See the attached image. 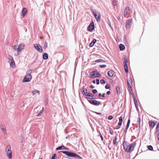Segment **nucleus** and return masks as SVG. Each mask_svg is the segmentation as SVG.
I'll use <instances>...</instances> for the list:
<instances>
[{
  "label": "nucleus",
  "instance_id": "nucleus-14",
  "mask_svg": "<svg viewBox=\"0 0 159 159\" xmlns=\"http://www.w3.org/2000/svg\"><path fill=\"white\" fill-rule=\"evenodd\" d=\"M148 124L149 126L152 128H153L156 125V123L155 122L151 121H149Z\"/></svg>",
  "mask_w": 159,
  "mask_h": 159
},
{
  "label": "nucleus",
  "instance_id": "nucleus-50",
  "mask_svg": "<svg viewBox=\"0 0 159 159\" xmlns=\"http://www.w3.org/2000/svg\"><path fill=\"white\" fill-rule=\"evenodd\" d=\"M92 92L93 93V94H95L96 93H97V91L96 89H93V90H92Z\"/></svg>",
  "mask_w": 159,
  "mask_h": 159
},
{
  "label": "nucleus",
  "instance_id": "nucleus-17",
  "mask_svg": "<svg viewBox=\"0 0 159 159\" xmlns=\"http://www.w3.org/2000/svg\"><path fill=\"white\" fill-rule=\"evenodd\" d=\"M97 42V40L95 39H94L90 43L89 46L90 47H92L94 45V44Z\"/></svg>",
  "mask_w": 159,
  "mask_h": 159
},
{
  "label": "nucleus",
  "instance_id": "nucleus-46",
  "mask_svg": "<svg viewBox=\"0 0 159 159\" xmlns=\"http://www.w3.org/2000/svg\"><path fill=\"white\" fill-rule=\"evenodd\" d=\"M107 66L106 65H99V67L101 68H104Z\"/></svg>",
  "mask_w": 159,
  "mask_h": 159
},
{
  "label": "nucleus",
  "instance_id": "nucleus-23",
  "mask_svg": "<svg viewBox=\"0 0 159 159\" xmlns=\"http://www.w3.org/2000/svg\"><path fill=\"white\" fill-rule=\"evenodd\" d=\"M0 127L1 129L2 130L3 132H5L6 131V128L5 126L2 125H0Z\"/></svg>",
  "mask_w": 159,
  "mask_h": 159
},
{
  "label": "nucleus",
  "instance_id": "nucleus-62",
  "mask_svg": "<svg viewBox=\"0 0 159 159\" xmlns=\"http://www.w3.org/2000/svg\"><path fill=\"white\" fill-rule=\"evenodd\" d=\"M110 93V91H108L107 92V94H109Z\"/></svg>",
  "mask_w": 159,
  "mask_h": 159
},
{
  "label": "nucleus",
  "instance_id": "nucleus-5",
  "mask_svg": "<svg viewBox=\"0 0 159 159\" xmlns=\"http://www.w3.org/2000/svg\"><path fill=\"white\" fill-rule=\"evenodd\" d=\"M31 79L32 76L31 75H26L24 78L22 82H28L30 81Z\"/></svg>",
  "mask_w": 159,
  "mask_h": 159
},
{
  "label": "nucleus",
  "instance_id": "nucleus-2",
  "mask_svg": "<svg viewBox=\"0 0 159 159\" xmlns=\"http://www.w3.org/2000/svg\"><path fill=\"white\" fill-rule=\"evenodd\" d=\"M6 154L8 157L11 159L12 157V152L11 148L10 145H8L7 146L5 149Z\"/></svg>",
  "mask_w": 159,
  "mask_h": 159
},
{
  "label": "nucleus",
  "instance_id": "nucleus-20",
  "mask_svg": "<svg viewBox=\"0 0 159 159\" xmlns=\"http://www.w3.org/2000/svg\"><path fill=\"white\" fill-rule=\"evenodd\" d=\"M130 123V120L129 119H128V120L127 123V125H126V127L125 128V133H126L127 130L128 128L129 127Z\"/></svg>",
  "mask_w": 159,
  "mask_h": 159
},
{
  "label": "nucleus",
  "instance_id": "nucleus-29",
  "mask_svg": "<svg viewBox=\"0 0 159 159\" xmlns=\"http://www.w3.org/2000/svg\"><path fill=\"white\" fill-rule=\"evenodd\" d=\"M124 61H123L124 64H127L128 62V60L126 56H125L123 58Z\"/></svg>",
  "mask_w": 159,
  "mask_h": 159
},
{
  "label": "nucleus",
  "instance_id": "nucleus-26",
  "mask_svg": "<svg viewBox=\"0 0 159 159\" xmlns=\"http://www.w3.org/2000/svg\"><path fill=\"white\" fill-rule=\"evenodd\" d=\"M124 67L125 72L126 73H127L128 72V67L127 65V64H124Z\"/></svg>",
  "mask_w": 159,
  "mask_h": 159
},
{
  "label": "nucleus",
  "instance_id": "nucleus-3",
  "mask_svg": "<svg viewBox=\"0 0 159 159\" xmlns=\"http://www.w3.org/2000/svg\"><path fill=\"white\" fill-rule=\"evenodd\" d=\"M88 101L91 104L96 106H98L101 103V102L96 100H89Z\"/></svg>",
  "mask_w": 159,
  "mask_h": 159
},
{
  "label": "nucleus",
  "instance_id": "nucleus-32",
  "mask_svg": "<svg viewBox=\"0 0 159 159\" xmlns=\"http://www.w3.org/2000/svg\"><path fill=\"white\" fill-rule=\"evenodd\" d=\"M44 110V107H43L42 109L39 112V113L37 115V116H39L41 114H42L43 112V111Z\"/></svg>",
  "mask_w": 159,
  "mask_h": 159
},
{
  "label": "nucleus",
  "instance_id": "nucleus-41",
  "mask_svg": "<svg viewBox=\"0 0 159 159\" xmlns=\"http://www.w3.org/2000/svg\"><path fill=\"white\" fill-rule=\"evenodd\" d=\"M8 56L9 61H11L14 60L13 57L9 55Z\"/></svg>",
  "mask_w": 159,
  "mask_h": 159
},
{
  "label": "nucleus",
  "instance_id": "nucleus-6",
  "mask_svg": "<svg viewBox=\"0 0 159 159\" xmlns=\"http://www.w3.org/2000/svg\"><path fill=\"white\" fill-rule=\"evenodd\" d=\"M34 47L40 53L42 52L43 49L42 47L38 44H34Z\"/></svg>",
  "mask_w": 159,
  "mask_h": 159
},
{
  "label": "nucleus",
  "instance_id": "nucleus-56",
  "mask_svg": "<svg viewBox=\"0 0 159 159\" xmlns=\"http://www.w3.org/2000/svg\"><path fill=\"white\" fill-rule=\"evenodd\" d=\"M120 128V126H118V125H117V126H116L115 127V129H119Z\"/></svg>",
  "mask_w": 159,
  "mask_h": 159
},
{
  "label": "nucleus",
  "instance_id": "nucleus-4",
  "mask_svg": "<svg viewBox=\"0 0 159 159\" xmlns=\"http://www.w3.org/2000/svg\"><path fill=\"white\" fill-rule=\"evenodd\" d=\"M62 152L68 157H73L74 153L68 151H61L59 152V153Z\"/></svg>",
  "mask_w": 159,
  "mask_h": 159
},
{
  "label": "nucleus",
  "instance_id": "nucleus-1",
  "mask_svg": "<svg viewBox=\"0 0 159 159\" xmlns=\"http://www.w3.org/2000/svg\"><path fill=\"white\" fill-rule=\"evenodd\" d=\"M136 143L134 142L131 144H130L128 142L125 141L123 143V149L125 151L127 152H130L134 150Z\"/></svg>",
  "mask_w": 159,
  "mask_h": 159
},
{
  "label": "nucleus",
  "instance_id": "nucleus-16",
  "mask_svg": "<svg viewBox=\"0 0 159 159\" xmlns=\"http://www.w3.org/2000/svg\"><path fill=\"white\" fill-rule=\"evenodd\" d=\"M141 122V119L140 117H139V118L138 119L137 123L136 124L137 127L139 128L140 126V123Z\"/></svg>",
  "mask_w": 159,
  "mask_h": 159
},
{
  "label": "nucleus",
  "instance_id": "nucleus-15",
  "mask_svg": "<svg viewBox=\"0 0 159 159\" xmlns=\"http://www.w3.org/2000/svg\"><path fill=\"white\" fill-rule=\"evenodd\" d=\"M18 47L20 52L24 49V45L22 43H20Z\"/></svg>",
  "mask_w": 159,
  "mask_h": 159
},
{
  "label": "nucleus",
  "instance_id": "nucleus-51",
  "mask_svg": "<svg viewBox=\"0 0 159 159\" xmlns=\"http://www.w3.org/2000/svg\"><path fill=\"white\" fill-rule=\"evenodd\" d=\"M86 94L83 95L84 96V97L86 99L89 98V97H88V96L87 95L88 94V93H87Z\"/></svg>",
  "mask_w": 159,
  "mask_h": 159
},
{
  "label": "nucleus",
  "instance_id": "nucleus-27",
  "mask_svg": "<svg viewBox=\"0 0 159 159\" xmlns=\"http://www.w3.org/2000/svg\"><path fill=\"white\" fill-rule=\"evenodd\" d=\"M117 139V136H115L114 137V138L113 139V143L114 145H116V146H117V143H116Z\"/></svg>",
  "mask_w": 159,
  "mask_h": 159
},
{
  "label": "nucleus",
  "instance_id": "nucleus-33",
  "mask_svg": "<svg viewBox=\"0 0 159 159\" xmlns=\"http://www.w3.org/2000/svg\"><path fill=\"white\" fill-rule=\"evenodd\" d=\"M64 148V145L59 146L56 148V150H63V148Z\"/></svg>",
  "mask_w": 159,
  "mask_h": 159
},
{
  "label": "nucleus",
  "instance_id": "nucleus-22",
  "mask_svg": "<svg viewBox=\"0 0 159 159\" xmlns=\"http://www.w3.org/2000/svg\"><path fill=\"white\" fill-rule=\"evenodd\" d=\"M120 49L121 51L123 50L125 48V46L122 44H120L119 46Z\"/></svg>",
  "mask_w": 159,
  "mask_h": 159
},
{
  "label": "nucleus",
  "instance_id": "nucleus-47",
  "mask_svg": "<svg viewBox=\"0 0 159 159\" xmlns=\"http://www.w3.org/2000/svg\"><path fill=\"white\" fill-rule=\"evenodd\" d=\"M127 84L128 88H129L132 87L130 85L128 80L127 81Z\"/></svg>",
  "mask_w": 159,
  "mask_h": 159
},
{
  "label": "nucleus",
  "instance_id": "nucleus-44",
  "mask_svg": "<svg viewBox=\"0 0 159 159\" xmlns=\"http://www.w3.org/2000/svg\"><path fill=\"white\" fill-rule=\"evenodd\" d=\"M93 13L94 14L95 17L96 19L97 17V15L96 14V11H93Z\"/></svg>",
  "mask_w": 159,
  "mask_h": 159
},
{
  "label": "nucleus",
  "instance_id": "nucleus-45",
  "mask_svg": "<svg viewBox=\"0 0 159 159\" xmlns=\"http://www.w3.org/2000/svg\"><path fill=\"white\" fill-rule=\"evenodd\" d=\"M112 3L114 6H116L117 4L115 0H113L112 2Z\"/></svg>",
  "mask_w": 159,
  "mask_h": 159
},
{
  "label": "nucleus",
  "instance_id": "nucleus-37",
  "mask_svg": "<svg viewBox=\"0 0 159 159\" xmlns=\"http://www.w3.org/2000/svg\"><path fill=\"white\" fill-rule=\"evenodd\" d=\"M95 62H104V61L102 59H98V60H96Z\"/></svg>",
  "mask_w": 159,
  "mask_h": 159
},
{
  "label": "nucleus",
  "instance_id": "nucleus-53",
  "mask_svg": "<svg viewBox=\"0 0 159 159\" xmlns=\"http://www.w3.org/2000/svg\"><path fill=\"white\" fill-rule=\"evenodd\" d=\"M96 81L97 84L98 85L100 84L99 80V79H96Z\"/></svg>",
  "mask_w": 159,
  "mask_h": 159
},
{
  "label": "nucleus",
  "instance_id": "nucleus-19",
  "mask_svg": "<svg viewBox=\"0 0 159 159\" xmlns=\"http://www.w3.org/2000/svg\"><path fill=\"white\" fill-rule=\"evenodd\" d=\"M8 61L10 63V66H11L12 68H14L15 66V63L14 60L11 61Z\"/></svg>",
  "mask_w": 159,
  "mask_h": 159
},
{
  "label": "nucleus",
  "instance_id": "nucleus-58",
  "mask_svg": "<svg viewBox=\"0 0 159 159\" xmlns=\"http://www.w3.org/2000/svg\"><path fill=\"white\" fill-rule=\"evenodd\" d=\"M129 92H132V87L129 88Z\"/></svg>",
  "mask_w": 159,
  "mask_h": 159
},
{
  "label": "nucleus",
  "instance_id": "nucleus-8",
  "mask_svg": "<svg viewBox=\"0 0 159 159\" xmlns=\"http://www.w3.org/2000/svg\"><path fill=\"white\" fill-rule=\"evenodd\" d=\"M132 20L128 19L126 21V28H129L132 24Z\"/></svg>",
  "mask_w": 159,
  "mask_h": 159
},
{
  "label": "nucleus",
  "instance_id": "nucleus-34",
  "mask_svg": "<svg viewBox=\"0 0 159 159\" xmlns=\"http://www.w3.org/2000/svg\"><path fill=\"white\" fill-rule=\"evenodd\" d=\"M96 20L98 22L100 21L101 20V16L100 14L98 15V16H97L96 19Z\"/></svg>",
  "mask_w": 159,
  "mask_h": 159
},
{
  "label": "nucleus",
  "instance_id": "nucleus-7",
  "mask_svg": "<svg viewBox=\"0 0 159 159\" xmlns=\"http://www.w3.org/2000/svg\"><path fill=\"white\" fill-rule=\"evenodd\" d=\"M94 28V25L93 22H91L88 27V29L89 31L93 30Z\"/></svg>",
  "mask_w": 159,
  "mask_h": 159
},
{
  "label": "nucleus",
  "instance_id": "nucleus-59",
  "mask_svg": "<svg viewBox=\"0 0 159 159\" xmlns=\"http://www.w3.org/2000/svg\"><path fill=\"white\" fill-rule=\"evenodd\" d=\"M94 112L95 113H96V114H98V115H101V113L97 112Z\"/></svg>",
  "mask_w": 159,
  "mask_h": 159
},
{
  "label": "nucleus",
  "instance_id": "nucleus-60",
  "mask_svg": "<svg viewBox=\"0 0 159 159\" xmlns=\"http://www.w3.org/2000/svg\"><path fill=\"white\" fill-rule=\"evenodd\" d=\"M106 95V94L105 93H103L102 94V96L103 97L105 98V95Z\"/></svg>",
  "mask_w": 159,
  "mask_h": 159
},
{
  "label": "nucleus",
  "instance_id": "nucleus-24",
  "mask_svg": "<svg viewBox=\"0 0 159 159\" xmlns=\"http://www.w3.org/2000/svg\"><path fill=\"white\" fill-rule=\"evenodd\" d=\"M130 9L129 7H125V11L124 12V15L125 14H127L128 13V11H130Z\"/></svg>",
  "mask_w": 159,
  "mask_h": 159
},
{
  "label": "nucleus",
  "instance_id": "nucleus-12",
  "mask_svg": "<svg viewBox=\"0 0 159 159\" xmlns=\"http://www.w3.org/2000/svg\"><path fill=\"white\" fill-rule=\"evenodd\" d=\"M87 92V89H86L84 88V86H83V88L81 89V92L82 93L83 95L86 94V93H88Z\"/></svg>",
  "mask_w": 159,
  "mask_h": 159
},
{
  "label": "nucleus",
  "instance_id": "nucleus-55",
  "mask_svg": "<svg viewBox=\"0 0 159 159\" xmlns=\"http://www.w3.org/2000/svg\"><path fill=\"white\" fill-rule=\"evenodd\" d=\"M100 136L101 138V140L103 141V138L102 136L101 133L99 132Z\"/></svg>",
  "mask_w": 159,
  "mask_h": 159
},
{
  "label": "nucleus",
  "instance_id": "nucleus-39",
  "mask_svg": "<svg viewBox=\"0 0 159 159\" xmlns=\"http://www.w3.org/2000/svg\"><path fill=\"white\" fill-rule=\"evenodd\" d=\"M32 72V70H27L26 72L27 75H31L30 74Z\"/></svg>",
  "mask_w": 159,
  "mask_h": 159
},
{
  "label": "nucleus",
  "instance_id": "nucleus-36",
  "mask_svg": "<svg viewBox=\"0 0 159 159\" xmlns=\"http://www.w3.org/2000/svg\"><path fill=\"white\" fill-rule=\"evenodd\" d=\"M47 46H48L47 43L46 42H45L44 43V46L43 47V48L45 49H46L47 47Z\"/></svg>",
  "mask_w": 159,
  "mask_h": 159
},
{
  "label": "nucleus",
  "instance_id": "nucleus-48",
  "mask_svg": "<svg viewBox=\"0 0 159 159\" xmlns=\"http://www.w3.org/2000/svg\"><path fill=\"white\" fill-rule=\"evenodd\" d=\"M56 157V154H53L52 157L51 158L52 159H55V157Z\"/></svg>",
  "mask_w": 159,
  "mask_h": 159
},
{
  "label": "nucleus",
  "instance_id": "nucleus-9",
  "mask_svg": "<svg viewBox=\"0 0 159 159\" xmlns=\"http://www.w3.org/2000/svg\"><path fill=\"white\" fill-rule=\"evenodd\" d=\"M89 77L90 78H93L95 77H96V71H93L91 72L89 75Z\"/></svg>",
  "mask_w": 159,
  "mask_h": 159
},
{
  "label": "nucleus",
  "instance_id": "nucleus-52",
  "mask_svg": "<svg viewBox=\"0 0 159 159\" xmlns=\"http://www.w3.org/2000/svg\"><path fill=\"white\" fill-rule=\"evenodd\" d=\"M108 118L109 120H111L113 118V117L111 116H109Z\"/></svg>",
  "mask_w": 159,
  "mask_h": 159
},
{
  "label": "nucleus",
  "instance_id": "nucleus-35",
  "mask_svg": "<svg viewBox=\"0 0 159 159\" xmlns=\"http://www.w3.org/2000/svg\"><path fill=\"white\" fill-rule=\"evenodd\" d=\"M116 92L118 94L119 93H120V88H119V87L118 86H117L116 87Z\"/></svg>",
  "mask_w": 159,
  "mask_h": 159
},
{
  "label": "nucleus",
  "instance_id": "nucleus-42",
  "mask_svg": "<svg viewBox=\"0 0 159 159\" xmlns=\"http://www.w3.org/2000/svg\"><path fill=\"white\" fill-rule=\"evenodd\" d=\"M109 132H110V133L111 135H113V134L114 132H113V130L112 128H109Z\"/></svg>",
  "mask_w": 159,
  "mask_h": 159
},
{
  "label": "nucleus",
  "instance_id": "nucleus-49",
  "mask_svg": "<svg viewBox=\"0 0 159 159\" xmlns=\"http://www.w3.org/2000/svg\"><path fill=\"white\" fill-rule=\"evenodd\" d=\"M110 87V86L109 85L107 84L105 86V88L107 89H109Z\"/></svg>",
  "mask_w": 159,
  "mask_h": 159
},
{
  "label": "nucleus",
  "instance_id": "nucleus-11",
  "mask_svg": "<svg viewBox=\"0 0 159 159\" xmlns=\"http://www.w3.org/2000/svg\"><path fill=\"white\" fill-rule=\"evenodd\" d=\"M88 96L89 98L91 99H94L96 98V97L90 93H88Z\"/></svg>",
  "mask_w": 159,
  "mask_h": 159
},
{
  "label": "nucleus",
  "instance_id": "nucleus-10",
  "mask_svg": "<svg viewBox=\"0 0 159 159\" xmlns=\"http://www.w3.org/2000/svg\"><path fill=\"white\" fill-rule=\"evenodd\" d=\"M114 74V72L112 70H110L108 71L107 74L108 76L110 77H112Z\"/></svg>",
  "mask_w": 159,
  "mask_h": 159
},
{
  "label": "nucleus",
  "instance_id": "nucleus-28",
  "mask_svg": "<svg viewBox=\"0 0 159 159\" xmlns=\"http://www.w3.org/2000/svg\"><path fill=\"white\" fill-rule=\"evenodd\" d=\"M13 49L15 51H17L18 52H19V48L18 46L17 45H15L13 47Z\"/></svg>",
  "mask_w": 159,
  "mask_h": 159
},
{
  "label": "nucleus",
  "instance_id": "nucleus-38",
  "mask_svg": "<svg viewBox=\"0 0 159 159\" xmlns=\"http://www.w3.org/2000/svg\"><path fill=\"white\" fill-rule=\"evenodd\" d=\"M96 77H100L101 75L98 72L96 71Z\"/></svg>",
  "mask_w": 159,
  "mask_h": 159
},
{
  "label": "nucleus",
  "instance_id": "nucleus-18",
  "mask_svg": "<svg viewBox=\"0 0 159 159\" xmlns=\"http://www.w3.org/2000/svg\"><path fill=\"white\" fill-rule=\"evenodd\" d=\"M73 157H74L75 159H81L82 157L79 155L76 154L75 153H74L73 154Z\"/></svg>",
  "mask_w": 159,
  "mask_h": 159
},
{
  "label": "nucleus",
  "instance_id": "nucleus-40",
  "mask_svg": "<svg viewBox=\"0 0 159 159\" xmlns=\"http://www.w3.org/2000/svg\"><path fill=\"white\" fill-rule=\"evenodd\" d=\"M147 147L148 149L152 151L153 149V147L151 145L148 146Z\"/></svg>",
  "mask_w": 159,
  "mask_h": 159
},
{
  "label": "nucleus",
  "instance_id": "nucleus-54",
  "mask_svg": "<svg viewBox=\"0 0 159 159\" xmlns=\"http://www.w3.org/2000/svg\"><path fill=\"white\" fill-rule=\"evenodd\" d=\"M128 81H129V82H130V83L132 84L133 81H132V79H131V78H129V80H128Z\"/></svg>",
  "mask_w": 159,
  "mask_h": 159
},
{
  "label": "nucleus",
  "instance_id": "nucleus-63",
  "mask_svg": "<svg viewBox=\"0 0 159 159\" xmlns=\"http://www.w3.org/2000/svg\"><path fill=\"white\" fill-rule=\"evenodd\" d=\"M90 88H92V89H93L94 88V86L93 85H91V86H90Z\"/></svg>",
  "mask_w": 159,
  "mask_h": 159
},
{
  "label": "nucleus",
  "instance_id": "nucleus-25",
  "mask_svg": "<svg viewBox=\"0 0 159 159\" xmlns=\"http://www.w3.org/2000/svg\"><path fill=\"white\" fill-rule=\"evenodd\" d=\"M122 121V118L121 116H120L119 118V122L118 124L120 126L121 125Z\"/></svg>",
  "mask_w": 159,
  "mask_h": 159
},
{
  "label": "nucleus",
  "instance_id": "nucleus-57",
  "mask_svg": "<svg viewBox=\"0 0 159 159\" xmlns=\"http://www.w3.org/2000/svg\"><path fill=\"white\" fill-rule=\"evenodd\" d=\"M135 107L137 111L139 110V109L138 108V104H137L136 105H135Z\"/></svg>",
  "mask_w": 159,
  "mask_h": 159
},
{
  "label": "nucleus",
  "instance_id": "nucleus-21",
  "mask_svg": "<svg viewBox=\"0 0 159 159\" xmlns=\"http://www.w3.org/2000/svg\"><path fill=\"white\" fill-rule=\"evenodd\" d=\"M43 58L44 60H47L48 58V55L46 53H44L43 55Z\"/></svg>",
  "mask_w": 159,
  "mask_h": 159
},
{
  "label": "nucleus",
  "instance_id": "nucleus-30",
  "mask_svg": "<svg viewBox=\"0 0 159 159\" xmlns=\"http://www.w3.org/2000/svg\"><path fill=\"white\" fill-rule=\"evenodd\" d=\"M36 93H37L39 94L40 91L38 90H35L32 92V93L33 95H34Z\"/></svg>",
  "mask_w": 159,
  "mask_h": 159
},
{
  "label": "nucleus",
  "instance_id": "nucleus-31",
  "mask_svg": "<svg viewBox=\"0 0 159 159\" xmlns=\"http://www.w3.org/2000/svg\"><path fill=\"white\" fill-rule=\"evenodd\" d=\"M133 98L134 104L135 105H136L137 104H138L137 102L134 94H133Z\"/></svg>",
  "mask_w": 159,
  "mask_h": 159
},
{
  "label": "nucleus",
  "instance_id": "nucleus-43",
  "mask_svg": "<svg viewBox=\"0 0 159 159\" xmlns=\"http://www.w3.org/2000/svg\"><path fill=\"white\" fill-rule=\"evenodd\" d=\"M100 83L101 84H105L106 82L104 80L102 79L100 80Z\"/></svg>",
  "mask_w": 159,
  "mask_h": 159
},
{
  "label": "nucleus",
  "instance_id": "nucleus-61",
  "mask_svg": "<svg viewBox=\"0 0 159 159\" xmlns=\"http://www.w3.org/2000/svg\"><path fill=\"white\" fill-rule=\"evenodd\" d=\"M63 149H64V150H65H65H68V148L66 147L65 146H64V148H63Z\"/></svg>",
  "mask_w": 159,
  "mask_h": 159
},
{
  "label": "nucleus",
  "instance_id": "nucleus-64",
  "mask_svg": "<svg viewBox=\"0 0 159 159\" xmlns=\"http://www.w3.org/2000/svg\"><path fill=\"white\" fill-rule=\"evenodd\" d=\"M157 139L159 141V133L157 135Z\"/></svg>",
  "mask_w": 159,
  "mask_h": 159
},
{
  "label": "nucleus",
  "instance_id": "nucleus-13",
  "mask_svg": "<svg viewBox=\"0 0 159 159\" xmlns=\"http://www.w3.org/2000/svg\"><path fill=\"white\" fill-rule=\"evenodd\" d=\"M27 12V9L26 8H23L22 10V13L23 16H24Z\"/></svg>",
  "mask_w": 159,
  "mask_h": 159
}]
</instances>
